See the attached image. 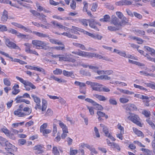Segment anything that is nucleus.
Wrapping results in <instances>:
<instances>
[{"label": "nucleus", "instance_id": "obj_40", "mask_svg": "<svg viewBox=\"0 0 155 155\" xmlns=\"http://www.w3.org/2000/svg\"><path fill=\"white\" fill-rule=\"evenodd\" d=\"M53 114V111L52 110L50 109H48L46 113L45 114V116L46 117L49 116H51Z\"/></svg>", "mask_w": 155, "mask_h": 155}, {"label": "nucleus", "instance_id": "obj_51", "mask_svg": "<svg viewBox=\"0 0 155 155\" xmlns=\"http://www.w3.org/2000/svg\"><path fill=\"white\" fill-rule=\"evenodd\" d=\"M24 45L26 46L25 48V51L26 52L29 50L31 46V45L28 43H26L24 44Z\"/></svg>", "mask_w": 155, "mask_h": 155}, {"label": "nucleus", "instance_id": "obj_22", "mask_svg": "<svg viewBox=\"0 0 155 155\" xmlns=\"http://www.w3.org/2000/svg\"><path fill=\"white\" fill-rule=\"evenodd\" d=\"M100 127L102 128V130L105 134V136H108L109 134L108 129L107 127L102 124H100Z\"/></svg>", "mask_w": 155, "mask_h": 155}, {"label": "nucleus", "instance_id": "obj_32", "mask_svg": "<svg viewBox=\"0 0 155 155\" xmlns=\"http://www.w3.org/2000/svg\"><path fill=\"white\" fill-rule=\"evenodd\" d=\"M93 105L95 107L96 110H102L103 109V107L102 106L95 102V103L93 104Z\"/></svg>", "mask_w": 155, "mask_h": 155}, {"label": "nucleus", "instance_id": "obj_30", "mask_svg": "<svg viewBox=\"0 0 155 155\" xmlns=\"http://www.w3.org/2000/svg\"><path fill=\"white\" fill-rule=\"evenodd\" d=\"M74 84L77 86H79L80 89H82L83 87H85L86 86L85 83L77 81L75 82Z\"/></svg>", "mask_w": 155, "mask_h": 155}, {"label": "nucleus", "instance_id": "obj_10", "mask_svg": "<svg viewBox=\"0 0 155 155\" xmlns=\"http://www.w3.org/2000/svg\"><path fill=\"white\" fill-rule=\"evenodd\" d=\"M3 147H5V149L7 151H14L15 150H17L15 147L12 145L10 143L7 141L5 143V145Z\"/></svg>", "mask_w": 155, "mask_h": 155}, {"label": "nucleus", "instance_id": "obj_56", "mask_svg": "<svg viewBox=\"0 0 155 155\" xmlns=\"http://www.w3.org/2000/svg\"><path fill=\"white\" fill-rule=\"evenodd\" d=\"M48 124L47 123H45L41 125L40 127V130L41 132H42L43 130H44L47 127Z\"/></svg>", "mask_w": 155, "mask_h": 155}, {"label": "nucleus", "instance_id": "obj_55", "mask_svg": "<svg viewBox=\"0 0 155 155\" xmlns=\"http://www.w3.org/2000/svg\"><path fill=\"white\" fill-rule=\"evenodd\" d=\"M20 28L22 29L24 31H25L26 32H31L32 31L31 30L29 29V28H27L24 26L21 25V27Z\"/></svg>", "mask_w": 155, "mask_h": 155}, {"label": "nucleus", "instance_id": "obj_44", "mask_svg": "<svg viewBox=\"0 0 155 155\" xmlns=\"http://www.w3.org/2000/svg\"><path fill=\"white\" fill-rule=\"evenodd\" d=\"M53 153L54 155H59V152L56 147H54L53 148Z\"/></svg>", "mask_w": 155, "mask_h": 155}, {"label": "nucleus", "instance_id": "obj_23", "mask_svg": "<svg viewBox=\"0 0 155 155\" xmlns=\"http://www.w3.org/2000/svg\"><path fill=\"white\" fill-rule=\"evenodd\" d=\"M0 53L2 54L3 55H5L6 57L9 58H10L12 59V61L14 62H19V59H17V58H15L14 60H13V58L12 57H10L9 56V54L6 53H5L4 52H3L2 51H1L0 50Z\"/></svg>", "mask_w": 155, "mask_h": 155}, {"label": "nucleus", "instance_id": "obj_25", "mask_svg": "<svg viewBox=\"0 0 155 155\" xmlns=\"http://www.w3.org/2000/svg\"><path fill=\"white\" fill-rule=\"evenodd\" d=\"M51 78L53 79L54 80L58 81L59 83H65L66 81L64 79L61 78H59L54 76L53 75L51 77Z\"/></svg>", "mask_w": 155, "mask_h": 155}, {"label": "nucleus", "instance_id": "obj_38", "mask_svg": "<svg viewBox=\"0 0 155 155\" xmlns=\"http://www.w3.org/2000/svg\"><path fill=\"white\" fill-rule=\"evenodd\" d=\"M51 130H50L49 129H45L44 130H43L42 131V132L43 135L45 137H47V134L51 133Z\"/></svg>", "mask_w": 155, "mask_h": 155}, {"label": "nucleus", "instance_id": "obj_59", "mask_svg": "<svg viewBox=\"0 0 155 155\" xmlns=\"http://www.w3.org/2000/svg\"><path fill=\"white\" fill-rule=\"evenodd\" d=\"M126 12L127 15L131 17H134V13L129 9H126Z\"/></svg>", "mask_w": 155, "mask_h": 155}, {"label": "nucleus", "instance_id": "obj_20", "mask_svg": "<svg viewBox=\"0 0 155 155\" xmlns=\"http://www.w3.org/2000/svg\"><path fill=\"white\" fill-rule=\"evenodd\" d=\"M72 55L70 54L64 56V61L71 62L72 63L75 62L76 61V60L75 59L71 57L70 56Z\"/></svg>", "mask_w": 155, "mask_h": 155}, {"label": "nucleus", "instance_id": "obj_11", "mask_svg": "<svg viewBox=\"0 0 155 155\" xmlns=\"http://www.w3.org/2000/svg\"><path fill=\"white\" fill-rule=\"evenodd\" d=\"M25 67L28 69L34 70L37 71L41 72L44 75L46 74L45 71L42 68L29 65H26Z\"/></svg>", "mask_w": 155, "mask_h": 155}, {"label": "nucleus", "instance_id": "obj_47", "mask_svg": "<svg viewBox=\"0 0 155 155\" xmlns=\"http://www.w3.org/2000/svg\"><path fill=\"white\" fill-rule=\"evenodd\" d=\"M134 87L135 88L139 89L140 90H144V91H147V90L146 88L143 87L142 86H140V85H137L135 84H134Z\"/></svg>", "mask_w": 155, "mask_h": 155}, {"label": "nucleus", "instance_id": "obj_36", "mask_svg": "<svg viewBox=\"0 0 155 155\" xmlns=\"http://www.w3.org/2000/svg\"><path fill=\"white\" fill-rule=\"evenodd\" d=\"M110 146L113 148H116L119 151H120V148L118 144L115 143L113 142L112 143V144L110 145Z\"/></svg>", "mask_w": 155, "mask_h": 155}, {"label": "nucleus", "instance_id": "obj_50", "mask_svg": "<svg viewBox=\"0 0 155 155\" xmlns=\"http://www.w3.org/2000/svg\"><path fill=\"white\" fill-rule=\"evenodd\" d=\"M26 142V140L23 139H21L18 140V144L19 146L24 144Z\"/></svg>", "mask_w": 155, "mask_h": 155}, {"label": "nucleus", "instance_id": "obj_4", "mask_svg": "<svg viewBox=\"0 0 155 155\" xmlns=\"http://www.w3.org/2000/svg\"><path fill=\"white\" fill-rule=\"evenodd\" d=\"M127 118L140 127H142V124L139 121L140 119L138 115L134 114V115L128 116Z\"/></svg>", "mask_w": 155, "mask_h": 155}, {"label": "nucleus", "instance_id": "obj_5", "mask_svg": "<svg viewBox=\"0 0 155 155\" xmlns=\"http://www.w3.org/2000/svg\"><path fill=\"white\" fill-rule=\"evenodd\" d=\"M111 23L115 26L120 28L121 27V22L119 19L114 15H112L111 18Z\"/></svg>", "mask_w": 155, "mask_h": 155}, {"label": "nucleus", "instance_id": "obj_3", "mask_svg": "<svg viewBox=\"0 0 155 155\" xmlns=\"http://www.w3.org/2000/svg\"><path fill=\"white\" fill-rule=\"evenodd\" d=\"M32 44L34 45V47L38 49H42L47 50L50 48V47L48 45V43L41 40H33L32 41Z\"/></svg>", "mask_w": 155, "mask_h": 155}, {"label": "nucleus", "instance_id": "obj_46", "mask_svg": "<svg viewBox=\"0 0 155 155\" xmlns=\"http://www.w3.org/2000/svg\"><path fill=\"white\" fill-rule=\"evenodd\" d=\"M24 122H20V123H14L13 124H12V126L15 128H16L17 127H18L19 125L20 126H22L24 124Z\"/></svg>", "mask_w": 155, "mask_h": 155}, {"label": "nucleus", "instance_id": "obj_39", "mask_svg": "<svg viewBox=\"0 0 155 155\" xmlns=\"http://www.w3.org/2000/svg\"><path fill=\"white\" fill-rule=\"evenodd\" d=\"M142 114L144 115L146 117H149L150 115V112L145 110H144L142 111Z\"/></svg>", "mask_w": 155, "mask_h": 155}, {"label": "nucleus", "instance_id": "obj_29", "mask_svg": "<svg viewBox=\"0 0 155 155\" xmlns=\"http://www.w3.org/2000/svg\"><path fill=\"white\" fill-rule=\"evenodd\" d=\"M110 20V16L107 15H105L104 16V18H101L100 21L103 22H109Z\"/></svg>", "mask_w": 155, "mask_h": 155}, {"label": "nucleus", "instance_id": "obj_18", "mask_svg": "<svg viewBox=\"0 0 155 155\" xmlns=\"http://www.w3.org/2000/svg\"><path fill=\"white\" fill-rule=\"evenodd\" d=\"M32 32L35 35L37 36L40 38H49V35L48 34H44L42 33L36 31H34Z\"/></svg>", "mask_w": 155, "mask_h": 155}, {"label": "nucleus", "instance_id": "obj_34", "mask_svg": "<svg viewBox=\"0 0 155 155\" xmlns=\"http://www.w3.org/2000/svg\"><path fill=\"white\" fill-rule=\"evenodd\" d=\"M7 141L6 139L0 136V144L3 147L5 145Z\"/></svg>", "mask_w": 155, "mask_h": 155}, {"label": "nucleus", "instance_id": "obj_31", "mask_svg": "<svg viewBox=\"0 0 155 155\" xmlns=\"http://www.w3.org/2000/svg\"><path fill=\"white\" fill-rule=\"evenodd\" d=\"M14 114L15 115H16L18 117H23L26 115V114H25L23 112H19V111L17 110H15L14 111Z\"/></svg>", "mask_w": 155, "mask_h": 155}, {"label": "nucleus", "instance_id": "obj_54", "mask_svg": "<svg viewBox=\"0 0 155 155\" xmlns=\"http://www.w3.org/2000/svg\"><path fill=\"white\" fill-rule=\"evenodd\" d=\"M89 68L92 69L93 71L95 72H97L98 69V67L97 66H94L92 65H90L89 66Z\"/></svg>", "mask_w": 155, "mask_h": 155}, {"label": "nucleus", "instance_id": "obj_17", "mask_svg": "<svg viewBox=\"0 0 155 155\" xmlns=\"http://www.w3.org/2000/svg\"><path fill=\"white\" fill-rule=\"evenodd\" d=\"M8 18V12L5 10H4L3 12L2 17L1 21L4 23L7 21Z\"/></svg>", "mask_w": 155, "mask_h": 155}, {"label": "nucleus", "instance_id": "obj_24", "mask_svg": "<svg viewBox=\"0 0 155 155\" xmlns=\"http://www.w3.org/2000/svg\"><path fill=\"white\" fill-rule=\"evenodd\" d=\"M19 85L17 84H15L12 88L13 91L12 93L13 94L16 95L20 92V90L17 89L19 88Z\"/></svg>", "mask_w": 155, "mask_h": 155}, {"label": "nucleus", "instance_id": "obj_12", "mask_svg": "<svg viewBox=\"0 0 155 155\" xmlns=\"http://www.w3.org/2000/svg\"><path fill=\"white\" fill-rule=\"evenodd\" d=\"M8 32L9 33H11L13 34H15L19 37L22 38L26 36V35L21 33L15 30L12 28L8 29Z\"/></svg>", "mask_w": 155, "mask_h": 155}, {"label": "nucleus", "instance_id": "obj_1", "mask_svg": "<svg viewBox=\"0 0 155 155\" xmlns=\"http://www.w3.org/2000/svg\"><path fill=\"white\" fill-rule=\"evenodd\" d=\"M71 52L73 54H76L82 57H88L89 58L94 57L100 59H102L103 60L106 61L109 60L107 58L102 56L98 54L82 51L79 49H78L76 51H72Z\"/></svg>", "mask_w": 155, "mask_h": 155}, {"label": "nucleus", "instance_id": "obj_27", "mask_svg": "<svg viewBox=\"0 0 155 155\" xmlns=\"http://www.w3.org/2000/svg\"><path fill=\"white\" fill-rule=\"evenodd\" d=\"M133 130L134 133L137 135L139 137L144 136L143 133L140 131L138 130L136 128L133 127Z\"/></svg>", "mask_w": 155, "mask_h": 155}, {"label": "nucleus", "instance_id": "obj_49", "mask_svg": "<svg viewBox=\"0 0 155 155\" xmlns=\"http://www.w3.org/2000/svg\"><path fill=\"white\" fill-rule=\"evenodd\" d=\"M4 84L8 86H10L11 85V82L7 78H5L3 80Z\"/></svg>", "mask_w": 155, "mask_h": 155}, {"label": "nucleus", "instance_id": "obj_52", "mask_svg": "<svg viewBox=\"0 0 155 155\" xmlns=\"http://www.w3.org/2000/svg\"><path fill=\"white\" fill-rule=\"evenodd\" d=\"M26 52L30 53V54H34L37 55H38L39 54L35 50H33L30 49L28 51Z\"/></svg>", "mask_w": 155, "mask_h": 155}, {"label": "nucleus", "instance_id": "obj_45", "mask_svg": "<svg viewBox=\"0 0 155 155\" xmlns=\"http://www.w3.org/2000/svg\"><path fill=\"white\" fill-rule=\"evenodd\" d=\"M120 28L116 26H110L108 27V29L110 31H116L118 30Z\"/></svg>", "mask_w": 155, "mask_h": 155}, {"label": "nucleus", "instance_id": "obj_62", "mask_svg": "<svg viewBox=\"0 0 155 155\" xmlns=\"http://www.w3.org/2000/svg\"><path fill=\"white\" fill-rule=\"evenodd\" d=\"M76 3L75 1L73 0L72 1V3L70 5L71 8L73 9H75L76 7Z\"/></svg>", "mask_w": 155, "mask_h": 155}, {"label": "nucleus", "instance_id": "obj_42", "mask_svg": "<svg viewBox=\"0 0 155 155\" xmlns=\"http://www.w3.org/2000/svg\"><path fill=\"white\" fill-rule=\"evenodd\" d=\"M0 31H8L7 27L5 25H0Z\"/></svg>", "mask_w": 155, "mask_h": 155}, {"label": "nucleus", "instance_id": "obj_19", "mask_svg": "<svg viewBox=\"0 0 155 155\" xmlns=\"http://www.w3.org/2000/svg\"><path fill=\"white\" fill-rule=\"evenodd\" d=\"M63 74L64 76L66 77H71L72 78H75V76L73 72L72 71H68L66 70H64L63 71Z\"/></svg>", "mask_w": 155, "mask_h": 155}, {"label": "nucleus", "instance_id": "obj_6", "mask_svg": "<svg viewBox=\"0 0 155 155\" xmlns=\"http://www.w3.org/2000/svg\"><path fill=\"white\" fill-rule=\"evenodd\" d=\"M16 78L17 80H19L21 83L25 85H28L29 87L33 89H35L36 88V87L31 82L24 80L22 78L18 76L16 77Z\"/></svg>", "mask_w": 155, "mask_h": 155}, {"label": "nucleus", "instance_id": "obj_58", "mask_svg": "<svg viewBox=\"0 0 155 155\" xmlns=\"http://www.w3.org/2000/svg\"><path fill=\"white\" fill-rule=\"evenodd\" d=\"M134 15V16L139 19H141L142 18V16L140 14L137 13L136 12H133Z\"/></svg>", "mask_w": 155, "mask_h": 155}, {"label": "nucleus", "instance_id": "obj_21", "mask_svg": "<svg viewBox=\"0 0 155 155\" xmlns=\"http://www.w3.org/2000/svg\"><path fill=\"white\" fill-rule=\"evenodd\" d=\"M59 125L62 128L63 132L68 133L67 126L61 120H59Z\"/></svg>", "mask_w": 155, "mask_h": 155}, {"label": "nucleus", "instance_id": "obj_48", "mask_svg": "<svg viewBox=\"0 0 155 155\" xmlns=\"http://www.w3.org/2000/svg\"><path fill=\"white\" fill-rule=\"evenodd\" d=\"M62 71L60 69H56V70L54 71L53 73L55 74H61L62 73Z\"/></svg>", "mask_w": 155, "mask_h": 155}, {"label": "nucleus", "instance_id": "obj_37", "mask_svg": "<svg viewBox=\"0 0 155 155\" xmlns=\"http://www.w3.org/2000/svg\"><path fill=\"white\" fill-rule=\"evenodd\" d=\"M132 38L134 40H136L137 41H138L137 43L138 44H142L143 42V40L140 38L134 36L132 37Z\"/></svg>", "mask_w": 155, "mask_h": 155}, {"label": "nucleus", "instance_id": "obj_28", "mask_svg": "<svg viewBox=\"0 0 155 155\" xmlns=\"http://www.w3.org/2000/svg\"><path fill=\"white\" fill-rule=\"evenodd\" d=\"M93 96L100 101H104L106 99L104 96L101 95L95 94H93Z\"/></svg>", "mask_w": 155, "mask_h": 155}, {"label": "nucleus", "instance_id": "obj_9", "mask_svg": "<svg viewBox=\"0 0 155 155\" xmlns=\"http://www.w3.org/2000/svg\"><path fill=\"white\" fill-rule=\"evenodd\" d=\"M137 108L136 106L133 104H128L126 105V112L130 114L133 115L130 111L136 110Z\"/></svg>", "mask_w": 155, "mask_h": 155}, {"label": "nucleus", "instance_id": "obj_41", "mask_svg": "<svg viewBox=\"0 0 155 155\" xmlns=\"http://www.w3.org/2000/svg\"><path fill=\"white\" fill-rule=\"evenodd\" d=\"M121 19L122 20L121 22V24L122 23L126 25L128 23V19L124 16L123 17V18Z\"/></svg>", "mask_w": 155, "mask_h": 155}, {"label": "nucleus", "instance_id": "obj_14", "mask_svg": "<svg viewBox=\"0 0 155 155\" xmlns=\"http://www.w3.org/2000/svg\"><path fill=\"white\" fill-rule=\"evenodd\" d=\"M102 86V85L100 84L94 82L93 85V87H92V90L99 92L101 91H102L103 89L102 87H101Z\"/></svg>", "mask_w": 155, "mask_h": 155}, {"label": "nucleus", "instance_id": "obj_26", "mask_svg": "<svg viewBox=\"0 0 155 155\" xmlns=\"http://www.w3.org/2000/svg\"><path fill=\"white\" fill-rule=\"evenodd\" d=\"M48 39L49 40L50 42L52 44H57L58 45H63L61 41H58L55 39L51 38L49 36Z\"/></svg>", "mask_w": 155, "mask_h": 155}, {"label": "nucleus", "instance_id": "obj_57", "mask_svg": "<svg viewBox=\"0 0 155 155\" xmlns=\"http://www.w3.org/2000/svg\"><path fill=\"white\" fill-rule=\"evenodd\" d=\"M80 21L84 25L86 26L88 25V20H87L85 19H82Z\"/></svg>", "mask_w": 155, "mask_h": 155}, {"label": "nucleus", "instance_id": "obj_33", "mask_svg": "<svg viewBox=\"0 0 155 155\" xmlns=\"http://www.w3.org/2000/svg\"><path fill=\"white\" fill-rule=\"evenodd\" d=\"M135 34L137 35H144L145 32L142 30L137 29L135 30Z\"/></svg>", "mask_w": 155, "mask_h": 155}, {"label": "nucleus", "instance_id": "obj_60", "mask_svg": "<svg viewBox=\"0 0 155 155\" xmlns=\"http://www.w3.org/2000/svg\"><path fill=\"white\" fill-rule=\"evenodd\" d=\"M81 73L83 74V75L87 76H91V74L90 73L87 71H81Z\"/></svg>", "mask_w": 155, "mask_h": 155}, {"label": "nucleus", "instance_id": "obj_16", "mask_svg": "<svg viewBox=\"0 0 155 155\" xmlns=\"http://www.w3.org/2000/svg\"><path fill=\"white\" fill-rule=\"evenodd\" d=\"M43 145H38L34 147V149L37 150L35 152L36 154H39L43 152Z\"/></svg>", "mask_w": 155, "mask_h": 155}, {"label": "nucleus", "instance_id": "obj_53", "mask_svg": "<svg viewBox=\"0 0 155 155\" xmlns=\"http://www.w3.org/2000/svg\"><path fill=\"white\" fill-rule=\"evenodd\" d=\"M120 102L122 103H126L129 101V99L125 98H120L119 99Z\"/></svg>", "mask_w": 155, "mask_h": 155}, {"label": "nucleus", "instance_id": "obj_63", "mask_svg": "<svg viewBox=\"0 0 155 155\" xmlns=\"http://www.w3.org/2000/svg\"><path fill=\"white\" fill-rule=\"evenodd\" d=\"M97 4H96V3H93L92 4V8H91V10L93 12H95L96 10V9L97 8Z\"/></svg>", "mask_w": 155, "mask_h": 155}, {"label": "nucleus", "instance_id": "obj_15", "mask_svg": "<svg viewBox=\"0 0 155 155\" xmlns=\"http://www.w3.org/2000/svg\"><path fill=\"white\" fill-rule=\"evenodd\" d=\"M51 23L53 25V27L54 28H57L59 29H64L65 30H66V28L68 29L67 27L61 25L60 23H58L57 21H51Z\"/></svg>", "mask_w": 155, "mask_h": 155}, {"label": "nucleus", "instance_id": "obj_64", "mask_svg": "<svg viewBox=\"0 0 155 155\" xmlns=\"http://www.w3.org/2000/svg\"><path fill=\"white\" fill-rule=\"evenodd\" d=\"M146 121L149 124H150L152 127H155V125L150 120V118H149L146 120Z\"/></svg>", "mask_w": 155, "mask_h": 155}, {"label": "nucleus", "instance_id": "obj_2", "mask_svg": "<svg viewBox=\"0 0 155 155\" xmlns=\"http://www.w3.org/2000/svg\"><path fill=\"white\" fill-rule=\"evenodd\" d=\"M31 97L33 98L34 101L36 103V106L34 108L36 110L38 109L41 110L42 111H44L47 107V101L44 99L42 100V107L40 105L41 100L40 98L32 94Z\"/></svg>", "mask_w": 155, "mask_h": 155}, {"label": "nucleus", "instance_id": "obj_13", "mask_svg": "<svg viewBox=\"0 0 155 155\" xmlns=\"http://www.w3.org/2000/svg\"><path fill=\"white\" fill-rule=\"evenodd\" d=\"M88 23L89 26L95 30L99 31L98 28L95 25L96 24H98V22L96 21L94 19L88 20Z\"/></svg>", "mask_w": 155, "mask_h": 155}, {"label": "nucleus", "instance_id": "obj_43", "mask_svg": "<svg viewBox=\"0 0 155 155\" xmlns=\"http://www.w3.org/2000/svg\"><path fill=\"white\" fill-rule=\"evenodd\" d=\"M109 103L111 104L114 105H116L117 104V102L115 99L114 98H110L109 99Z\"/></svg>", "mask_w": 155, "mask_h": 155}, {"label": "nucleus", "instance_id": "obj_61", "mask_svg": "<svg viewBox=\"0 0 155 155\" xmlns=\"http://www.w3.org/2000/svg\"><path fill=\"white\" fill-rule=\"evenodd\" d=\"M83 4H84V7L83 8V10L84 11L87 12V8H88V3L84 1L83 2Z\"/></svg>", "mask_w": 155, "mask_h": 155}, {"label": "nucleus", "instance_id": "obj_7", "mask_svg": "<svg viewBox=\"0 0 155 155\" xmlns=\"http://www.w3.org/2000/svg\"><path fill=\"white\" fill-rule=\"evenodd\" d=\"M5 43L6 45L9 48H12L15 49H19L20 50V48L16 44L13 42L10 41L8 38H6Z\"/></svg>", "mask_w": 155, "mask_h": 155}, {"label": "nucleus", "instance_id": "obj_35", "mask_svg": "<svg viewBox=\"0 0 155 155\" xmlns=\"http://www.w3.org/2000/svg\"><path fill=\"white\" fill-rule=\"evenodd\" d=\"M87 109L89 110V113L91 115H93L94 113V108L92 107H90L88 106H87Z\"/></svg>", "mask_w": 155, "mask_h": 155}, {"label": "nucleus", "instance_id": "obj_8", "mask_svg": "<svg viewBox=\"0 0 155 155\" xmlns=\"http://www.w3.org/2000/svg\"><path fill=\"white\" fill-rule=\"evenodd\" d=\"M1 130L10 139L12 140L15 139V138L14 134L11 133L9 130L6 127L2 128Z\"/></svg>", "mask_w": 155, "mask_h": 155}]
</instances>
